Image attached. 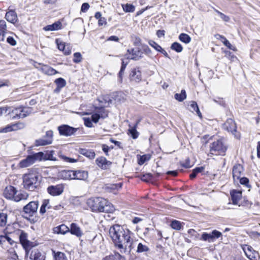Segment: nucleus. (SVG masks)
<instances>
[{
	"label": "nucleus",
	"instance_id": "1",
	"mask_svg": "<svg viewBox=\"0 0 260 260\" xmlns=\"http://www.w3.org/2000/svg\"><path fill=\"white\" fill-rule=\"evenodd\" d=\"M109 234L115 246L121 252H131L133 248V239L131 237L133 233L131 231L123 226L115 224L110 228Z\"/></svg>",
	"mask_w": 260,
	"mask_h": 260
},
{
	"label": "nucleus",
	"instance_id": "2",
	"mask_svg": "<svg viewBox=\"0 0 260 260\" xmlns=\"http://www.w3.org/2000/svg\"><path fill=\"white\" fill-rule=\"evenodd\" d=\"M87 205L93 212L113 213L115 211L113 205L103 198H91L87 200Z\"/></svg>",
	"mask_w": 260,
	"mask_h": 260
},
{
	"label": "nucleus",
	"instance_id": "3",
	"mask_svg": "<svg viewBox=\"0 0 260 260\" xmlns=\"http://www.w3.org/2000/svg\"><path fill=\"white\" fill-rule=\"evenodd\" d=\"M39 175L37 172L29 173L23 176V185L25 189L35 191L40 186Z\"/></svg>",
	"mask_w": 260,
	"mask_h": 260
},
{
	"label": "nucleus",
	"instance_id": "4",
	"mask_svg": "<svg viewBox=\"0 0 260 260\" xmlns=\"http://www.w3.org/2000/svg\"><path fill=\"white\" fill-rule=\"evenodd\" d=\"M127 52L131 55V57H127V59H130L135 61L140 60L143 57V54L149 56L152 53V51L146 44L141 45V47H137L135 48H131L127 50Z\"/></svg>",
	"mask_w": 260,
	"mask_h": 260
},
{
	"label": "nucleus",
	"instance_id": "5",
	"mask_svg": "<svg viewBox=\"0 0 260 260\" xmlns=\"http://www.w3.org/2000/svg\"><path fill=\"white\" fill-rule=\"evenodd\" d=\"M226 149V146L221 140L214 141L210 145V152L213 155H224Z\"/></svg>",
	"mask_w": 260,
	"mask_h": 260
},
{
	"label": "nucleus",
	"instance_id": "6",
	"mask_svg": "<svg viewBox=\"0 0 260 260\" xmlns=\"http://www.w3.org/2000/svg\"><path fill=\"white\" fill-rule=\"evenodd\" d=\"M39 202L31 201L24 206L23 208V212L29 217H32L37 213Z\"/></svg>",
	"mask_w": 260,
	"mask_h": 260
},
{
	"label": "nucleus",
	"instance_id": "7",
	"mask_svg": "<svg viewBox=\"0 0 260 260\" xmlns=\"http://www.w3.org/2000/svg\"><path fill=\"white\" fill-rule=\"evenodd\" d=\"M57 129L60 135L69 137L75 135L79 128H75L68 124H62L58 126Z\"/></svg>",
	"mask_w": 260,
	"mask_h": 260
},
{
	"label": "nucleus",
	"instance_id": "8",
	"mask_svg": "<svg viewBox=\"0 0 260 260\" xmlns=\"http://www.w3.org/2000/svg\"><path fill=\"white\" fill-rule=\"evenodd\" d=\"M224 129L227 131L228 132L231 133L235 137L239 138L240 137L239 134H237V125L235 121L232 118H228L223 125Z\"/></svg>",
	"mask_w": 260,
	"mask_h": 260
},
{
	"label": "nucleus",
	"instance_id": "9",
	"mask_svg": "<svg viewBox=\"0 0 260 260\" xmlns=\"http://www.w3.org/2000/svg\"><path fill=\"white\" fill-rule=\"evenodd\" d=\"M221 236L222 233L220 232L214 230L210 233H203L201 236V239L205 241H208V242H212Z\"/></svg>",
	"mask_w": 260,
	"mask_h": 260
},
{
	"label": "nucleus",
	"instance_id": "10",
	"mask_svg": "<svg viewBox=\"0 0 260 260\" xmlns=\"http://www.w3.org/2000/svg\"><path fill=\"white\" fill-rule=\"evenodd\" d=\"M48 193L52 196H58L62 194L64 190V185L59 184L56 185H50L47 188Z\"/></svg>",
	"mask_w": 260,
	"mask_h": 260
},
{
	"label": "nucleus",
	"instance_id": "11",
	"mask_svg": "<svg viewBox=\"0 0 260 260\" xmlns=\"http://www.w3.org/2000/svg\"><path fill=\"white\" fill-rule=\"evenodd\" d=\"M96 165L102 170H107L110 168L112 162L104 156H100L95 159Z\"/></svg>",
	"mask_w": 260,
	"mask_h": 260
},
{
	"label": "nucleus",
	"instance_id": "12",
	"mask_svg": "<svg viewBox=\"0 0 260 260\" xmlns=\"http://www.w3.org/2000/svg\"><path fill=\"white\" fill-rule=\"evenodd\" d=\"M53 132L52 130L47 131V137L49 139H45L44 138H41L39 139L35 140V145L36 146H45L51 144L53 141Z\"/></svg>",
	"mask_w": 260,
	"mask_h": 260
},
{
	"label": "nucleus",
	"instance_id": "13",
	"mask_svg": "<svg viewBox=\"0 0 260 260\" xmlns=\"http://www.w3.org/2000/svg\"><path fill=\"white\" fill-rule=\"evenodd\" d=\"M17 234L19 235V242L23 248L27 247H30L32 244L30 241L27 239V234L24 231L18 230Z\"/></svg>",
	"mask_w": 260,
	"mask_h": 260
},
{
	"label": "nucleus",
	"instance_id": "14",
	"mask_svg": "<svg viewBox=\"0 0 260 260\" xmlns=\"http://www.w3.org/2000/svg\"><path fill=\"white\" fill-rule=\"evenodd\" d=\"M17 193V190L15 187L13 186H7L4 191V196L7 199L14 200L15 194Z\"/></svg>",
	"mask_w": 260,
	"mask_h": 260
},
{
	"label": "nucleus",
	"instance_id": "15",
	"mask_svg": "<svg viewBox=\"0 0 260 260\" xmlns=\"http://www.w3.org/2000/svg\"><path fill=\"white\" fill-rule=\"evenodd\" d=\"M129 79L131 81L136 83H139L141 81V72L139 68H134L132 70L129 74Z\"/></svg>",
	"mask_w": 260,
	"mask_h": 260
},
{
	"label": "nucleus",
	"instance_id": "16",
	"mask_svg": "<svg viewBox=\"0 0 260 260\" xmlns=\"http://www.w3.org/2000/svg\"><path fill=\"white\" fill-rule=\"evenodd\" d=\"M5 18L8 22L14 24L18 21L17 13L14 10H9L6 14Z\"/></svg>",
	"mask_w": 260,
	"mask_h": 260
},
{
	"label": "nucleus",
	"instance_id": "17",
	"mask_svg": "<svg viewBox=\"0 0 260 260\" xmlns=\"http://www.w3.org/2000/svg\"><path fill=\"white\" fill-rule=\"evenodd\" d=\"M22 110L20 107L13 108L8 113L10 118L11 120L22 119L21 113L23 112Z\"/></svg>",
	"mask_w": 260,
	"mask_h": 260
},
{
	"label": "nucleus",
	"instance_id": "18",
	"mask_svg": "<svg viewBox=\"0 0 260 260\" xmlns=\"http://www.w3.org/2000/svg\"><path fill=\"white\" fill-rule=\"evenodd\" d=\"M38 65L41 67L40 68L36 66V67L38 69L40 68V69L45 74L48 75H54L58 73L57 71L48 65L42 64L41 63H38Z\"/></svg>",
	"mask_w": 260,
	"mask_h": 260
},
{
	"label": "nucleus",
	"instance_id": "19",
	"mask_svg": "<svg viewBox=\"0 0 260 260\" xmlns=\"http://www.w3.org/2000/svg\"><path fill=\"white\" fill-rule=\"evenodd\" d=\"M55 42L57 46L58 49L60 51H63L64 54L69 55L71 54V49L69 46L66 45L64 42H63L58 39H56L55 40Z\"/></svg>",
	"mask_w": 260,
	"mask_h": 260
},
{
	"label": "nucleus",
	"instance_id": "20",
	"mask_svg": "<svg viewBox=\"0 0 260 260\" xmlns=\"http://www.w3.org/2000/svg\"><path fill=\"white\" fill-rule=\"evenodd\" d=\"M243 167L240 164H236L233 168V177L234 180H239L241 175L242 172L243 171Z\"/></svg>",
	"mask_w": 260,
	"mask_h": 260
},
{
	"label": "nucleus",
	"instance_id": "21",
	"mask_svg": "<svg viewBox=\"0 0 260 260\" xmlns=\"http://www.w3.org/2000/svg\"><path fill=\"white\" fill-rule=\"evenodd\" d=\"M88 177V172L83 170L74 171V179L85 180Z\"/></svg>",
	"mask_w": 260,
	"mask_h": 260
},
{
	"label": "nucleus",
	"instance_id": "22",
	"mask_svg": "<svg viewBox=\"0 0 260 260\" xmlns=\"http://www.w3.org/2000/svg\"><path fill=\"white\" fill-rule=\"evenodd\" d=\"M71 234L76 236L77 237H81L83 233L80 228L76 223H72L69 228V232Z\"/></svg>",
	"mask_w": 260,
	"mask_h": 260
},
{
	"label": "nucleus",
	"instance_id": "23",
	"mask_svg": "<svg viewBox=\"0 0 260 260\" xmlns=\"http://www.w3.org/2000/svg\"><path fill=\"white\" fill-rule=\"evenodd\" d=\"M231 200L234 205H238L239 201L242 197V192L240 190L233 189L230 192Z\"/></svg>",
	"mask_w": 260,
	"mask_h": 260
},
{
	"label": "nucleus",
	"instance_id": "24",
	"mask_svg": "<svg viewBox=\"0 0 260 260\" xmlns=\"http://www.w3.org/2000/svg\"><path fill=\"white\" fill-rule=\"evenodd\" d=\"M123 185L122 182H119L118 183L114 184H107L105 185V190L107 191L113 192L115 193V191L120 189Z\"/></svg>",
	"mask_w": 260,
	"mask_h": 260
},
{
	"label": "nucleus",
	"instance_id": "25",
	"mask_svg": "<svg viewBox=\"0 0 260 260\" xmlns=\"http://www.w3.org/2000/svg\"><path fill=\"white\" fill-rule=\"evenodd\" d=\"M54 233L64 235L69 232V228L64 224L57 226L53 228Z\"/></svg>",
	"mask_w": 260,
	"mask_h": 260
},
{
	"label": "nucleus",
	"instance_id": "26",
	"mask_svg": "<svg viewBox=\"0 0 260 260\" xmlns=\"http://www.w3.org/2000/svg\"><path fill=\"white\" fill-rule=\"evenodd\" d=\"M60 177L64 180L74 179V170H62L60 172Z\"/></svg>",
	"mask_w": 260,
	"mask_h": 260
},
{
	"label": "nucleus",
	"instance_id": "27",
	"mask_svg": "<svg viewBox=\"0 0 260 260\" xmlns=\"http://www.w3.org/2000/svg\"><path fill=\"white\" fill-rule=\"evenodd\" d=\"M62 24L59 21L55 22L50 25H48L44 27V29L46 31H54L61 28Z\"/></svg>",
	"mask_w": 260,
	"mask_h": 260
},
{
	"label": "nucleus",
	"instance_id": "28",
	"mask_svg": "<svg viewBox=\"0 0 260 260\" xmlns=\"http://www.w3.org/2000/svg\"><path fill=\"white\" fill-rule=\"evenodd\" d=\"M29 258L33 260H45V256L38 249H35L31 251Z\"/></svg>",
	"mask_w": 260,
	"mask_h": 260
},
{
	"label": "nucleus",
	"instance_id": "29",
	"mask_svg": "<svg viewBox=\"0 0 260 260\" xmlns=\"http://www.w3.org/2000/svg\"><path fill=\"white\" fill-rule=\"evenodd\" d=\"M81 154L85 156L89 159H93L95 157V153L93 150L81 148L79 150Z\"/></svg>",
	"mask_w": 260,
	"mask_h": 260
},
{
	"label": "nucleus",
	"instance_id": "30",
	"mask_svg": "<svg viewBox=\"0 0 260 260\" xmlns=\"http://www.w3.org/2000/svg\"><path fill=\"white\" fill-rule=\"evenodd\" d=\"M189 106L190 108L189 109V111L191 112H193L194 111H196L198 116L200 118H202V115L201 112H200V110L199 109V108L198 107V105L197 103V102L194 101H190L189 102Z\"/></svg>",
	"mask_w": 260,
	"mask_h": 260
},
{
	"label": "nucleus",
	"instance_id": "31",
	"mask_svg": "<svg viewBox=\"0 0 260 260\" xmlns=\"http://www.w3.org/2000/svg\"><path fill=\"white\" fill-rule=\"evenodd\" d=\"M95 111L100 116V118L105 119L108 116V111L104 107H96L95 108Z\"/></svg>",
	"mask_w": 260,
	"mask_h": 260
},
{
	"label": "nucleus",
	"instance_id": "32",
	"mask_svg": "<svg viewBox=\"0 0 260 260\" xmlns=\"http://www.w3.org/2000/svg\"><path fill=\"white\" fill-rule=\"evenodd\" d=\"M31 159V157L28 155L25 159L20 161L19 164V167L21 168H26L32 165L34 163Z\"/></svg>",
	"mask_w": 260,
	"mask_h": 260
},
{
	"label": "nucleus",
	"instance_id": "33",
	"mask_svg": "<svg viewBox=\"0 0 260 260\" xmlns=\"http://www.w3.org/2000/svg\"><path fill=\"white\" fill-rule=\"evenodd\" d=\"M29 155L32 158L31 159L33 163H35L37 160H44V153L43 152L35 153Z\"/></svg>",
	"mask_w": 260,
	"mask_h": 260
},
{
	"label": "nucleus",
	"instance_id": "34",
	"mask_svg": "<svg viewBox=\"0 0 260 260\" xmlns=\"http://www.w3.org/2000/svg\"><path fill=\"white\" fill-rule=\"evenodd\" d=\"M49 200L48 199H45L43 200L42 205L40 209V213L41 215H43L46 212V208H47L48 209L51 208V206L49 205Z\"/></svg>",
	"mask_w": 260,
	"mask_h": 260
},
{
	"label": "nucleus",
	"instance_id": "35",
	"mask_svg": "<svg viewBox=\"0 0 260 260\" xmlns=\"http://www.w3.org/2000/svg\"><path fill=\"white\" fill-rule=\"evenodd\" d=\"M138 124V122L136 123V124L131 128L128 129V134L131 136V137L133 139H137L139 135V133L138 132V131L136 129L137 126Z\"/></svg>",
	"mask_w": 260,
	"mask_h": 260
},
{
	"label": "nucleus",
	"instance_id": "36",
	"mask_svg": "<svg viewBox=\"0 0 260 260\" xmlns=\"http://www.w3.org/2000/svg\"><path fill=\"white\" fill-rule=\"evenodd\" d=\"M54 260H68L65 254L63 252L53 250Z\"/></svg>",
	"mask_w": 260,
	"mask_h": 260
},
{
	"label": "nucleus",
	"instance_id": "37",
	"mask_svg": "<svg viewBox=\"0 0 260 260\" xmlns=\"http://www.w3.org/2000/svg\"><path fill=\"white\" fill-rule=\"evenodd\" d=\"M8 228L7 227L4 231V233H5V235H1L0 236V238L1 239H3V238H5L9 243L10 245H13L14 244H17L16 242H15L14 240H13L11 238H10L9 236H8V234H11V233H9L8 231Z\"/></svg>",
	"mask_w": 260,
	"mask_h": 260
},
{
	"label": "nucleus",
	"instance_id": "38",
	"mask_svg": "<svg viewBox=\"0 0 260 260\" xmlns=\"http://www.w3.org/2000/svg\"><path fill=\"white\" fill-rule=\"evenodd\" d=\"M151 158V155L144 154L140 155L138 157V163L139 165H143L146 161H148Z\"/></svg>",
	"mask_w": 260,
	"mask_h": 260
},
{
	"label": "nucleus",
	"instance_id": "39",
	"mask_svg": "<svg viewBox=\"0 0 260 260\" xmlns=\"http://www.w3.org/2000/svg\"><path fill=\"white\" fill-rule=\"evenodd\" d=\"M179 39L180 41L185 44H188L191 41L190 37L188 35L185 33L180 34L179 36Z\"/></svg>",
	"mask_w": 260,
	"mask_h": 260
},
{
	"label": "nucleus",
	"instance_id": "40",
	"mask_svg": "<svg viewBox=\"0 0 260 260\" xmlns=\"http://www.w3.org/2000/svg\"><path fill=\"white\" fill-rule=\"evenodd\" d=\"M175 99L179 102H182L186 98V93L184 89H182L180 93H176Z\"/></svg>",
	"mask_w": 260,
	"mask_h": 260
},
{
	"label": "nucleus",
	"instance_id": "41",
	"mask_svg": "<svg viewBox=\"0 0 260 260\" xmlns=\"http://www.w3.org/2000/svg\"><path fill=\"white\" fill-rule=\"evenodd\" d=\"M28 197V194L26 192H20L15 194L14 201L19 202L21 200H26Z\"/></svg>",
	"mask_w": 260,
	"mask_h": 260
},
{
	"label": "nucleus",
	"instance_id": "42",
	"mask_svg": "<svg viewBox=\"0 0 260 260\" xmlns=\"http://www.w3.org/2000/svg\"><path fill=\"white\" fill-rule=\"evenodd\" d=\"M123 11L126 12H134L135 10V7L131 4H126L122 5Z\"/></svg>",
	"mask_w": 260,
	"mask_h": 260
},
{
	"label": "nucleus",
	"instance_id": "43",
	"mask_svg": "<svg viewBox=\"0 0 260 260\" xmlns=\"http://www.w3.org/2000/svg\"><path fill=\"white\" fill-rule=\"evenodd\" d=\"M54 153V151L53 150L46 151V153H44V160H56V158L53 156Z\"/></svg>",
	"mask_w": 260,
	"mask_h": 260
},
{
	"label": "nucleus",
	"instance_id": "44",
	"mask_svg": "<svg viewBox=\"0 0 260 260\" xmlns=\"http://www.w3.org/2000/svg\"><path fill=\"white\" fill-rule=\"evenodd\" d=\"M121 257V255L118 252H115L114 254L106 256L102 260H119Z\"/></svg>",
	"mask_w": 260,
	"mask_h": 260
},
{
	"label": "nucleus",
	"instance_id": "45",
	"mask_svg": "<svg viewBox=\"0 0 260 260\" xmlns=\"http://www.w3.org/2000/svg\"><path fill=\"white\" fill-rule=\"evenodd\" d=\"M171 49L174 50L176 52L179 53L182 52L183 50L182 46L179 43L176 42L172 44Z\"/></svg>",
	"mask_w": 260,
	"mask_h": 260
},
{
	"label": "nucleus",
	"instance_id": "46",
	"mask_svg": "<svg viewBox=\"0 0 260 260\" xmlns=\"http://www.w3.org/2000/svg\"><path fill=\"white\" fill-rule=\"evenodd\" d=\"M149 248L145 245L143 244L142 243H139L137 246V252L142 253L149 251Z\"/></svg>",
	"mask_w": 260,
	"mask_h": 260
},
{
	"label": "nucleus",
	"instance_id": "47",
	"mask_svg": "<svg viewBox=\"0 0 260 260\" xmlns=\"http://www.w3.org/2000/svg\"><path fill=\"white\" fill-rule=\"evenodd\" d=\"M219 38L221 39L223 44L226 46L228 48L234 50L235 48L230 43L225 37L222 35H218Z\"/></svg>",
	"mask_w": 260,
	"mask_h": 260
},
{
	"label": "nucleus",
	"instance_id": "48",
	"mask_svg": "<svg viewBox=\"0 0 260 260\" xmlns=\"http://www.w3.org/2000/svg\"><path fill=\"white\" fill-rule=\"evenodd\" d=\"M54 83L56 86L61 88L65 87L67 84L66 81L62 78H58L55 80Z\"/></svg>",
	"mask_w": 260,
	"mask_h": 260
},
{
	"label": "nucleus",
	"instance_id": "49",
	"mask_svg": "<svg viewBox=\"0 0 260 260\" xmlns=\"http://www.w3.org/2000/svg\"><path fill=\"white\" fill-rule=\"evenodd\" d=\"M171 227L176 230H180L182 228L180 221L177 220H173L170 224Z\"/></svg>",
	"mask_w": 260,
	"mask_h": 260
},
{
	"label": "nucleus",
	"instance_id": "50",
	"mask_svg": "<svg viewBox=\"0 0 260 260\" xmlns=\"http://www.w3.org/2000/svg\"><path fill=\"white\" fill-rule=\"evenodd\" d=\"M8 215L6 213L0 212V226L6 225L7 221Z\"/></svg>",
	"mask_w": 260,
	"mask_h": 260
},
{
	"label": "nucleus",
	"instance_id": "51",
	"mask_svg": "<svg viewBox=\"0 0 260 260\" xmlns=\"http://www.w3.org/2000/svg\"><path fill=\"white\" fill-rule=\"evenodd\" d=\"M128 64V62H125L124 59H122L121 66L120 68V71L118 73V77L122 80V76L124 74V70L126 68V66Z\"/></svg>",
	"mask_w": 260,
	"mask_h": 260
},
{
	"label": "nucleus",
	"instance_id": "52",
	"mask_svg": "<svg viewBox=\"0 0 260 260\" xmlns=\"http://www.w3.org/2000/svg\"><path fill=\"white\" fill-rule=\"evenodd\" d=\"M246 255L250 260H257V256L258 255V253L253 249L250 253H247Z\"/></svg>",
	"mask_w": 260,
	"mask_h": 260
},
{
	"label": "nucleus",
	"instance_id": "53",
	"mask_svg": "<svg viewBox=\"0 0 260 260\" xmlns=\"http://www.w3.org/2000/svg\"><path fill=\"white\" fill-rule=\"evenodd\" d=\"M12 131H15L13 127V124H8L5 127L0 128L1 133H7Z\"/></svg>",
	"mask_w": 260,
	"mask_h": 260
},
{
	"label": "nucleus",
	"instance_id": "54",
	"mask_svg": "<svg viewBox=\"0 0 260 260\" xmlns=\"http://www.w3.org/2000/svg\"><path fill=\"white\" fill-rule=\"evenodd\" d=\"M153 179V176L151 173H146L145 174H143L141 177V180L145 182H149L151 180H152Z\"/></svg>",
	"mask_w": 260,
	"mask_h": 260
},
{
	"label": "nucleus",
	"instance_id": "55",
	"mask_svg": "<svg viewBox=\"0 0 260 260\" xmlns=\"http://www.w3.org/2000/svg\"><path fill=\"white\" fill-rule=\"evenodd\" d=\"M82 57L80 52H75L74 54L73 62L75 63H79L82 61Z\"/></svg>",
	"mask_w": 260,
	"mask_h": 260
},
{
	"label": "nucleus",
	"instance_id": "56",
	"mask_svg": "<svg viewBox=\"0 0 260 260\" xmlns=\"http://www.w3.org/2000/svg\"><path fill=\"white\" fill-rule=\"evenodd\" d=\"M148 44L157 51H159L162 48L159 44L153 40H149L148 41Z\"/></svg>",
	"mask_w": 260,
	"mask_h": 260
},
{
	"label": "nucleus",
	"instance_id": "57",
	"mask_svg": "<svg viewBox=\"0 0 260 260\" xmlns=\"http://www.w3.org/2000/svg\"><path fill=\"white\" fill-rule=\"evenodd\" d=\"M25 123L20 121H19L17 123L13 124L14 131H17L18 129H22L25 127Z\"/></svg>",
	"mask_w": 260,
	"mask_h": 260
},
{
	"label": "nucleus",
	"instance_id": "58",
	"mask_svg": "<svg viewBox=\"0 0 260 260\" xmlns=\"http://www.w3.org/2000/svg\"><path fill=\"white\" fill-rule=\"evenodd\" d=\"M215 11L219 15L221 19H222L224 21L228 22L230 20V18L229 16L225 15L217 10L215 9Z\"/></svg>",
	"mask_w": 260,
	"mask_h": 260
},
{
	"label": "nucleus",
	"instance_id": "59",
	"mask_svg": "<svg viewBox=\"0 0 260 260\" xmlns=\"http://www.w3.org/2000/svg\"><path fill=\"white\" fill-rule=\"evenodd\" d=\"M239 179L240 183L242 185H244L247 187L250 186V185H249V180L247 177H243L242 178L240 177V179Z\"/></svg>",
	"mask_w": 260,
	"mask_h": 260
},
{
	"label": "nucleus",
	"instance_id": "60",
	"mask_svg": "<svg viewBox=\"0 0 260 260\" xmlns=\"http://www.w3.org/2000/svg\"><path fill=\"white\" fill-rule=\"evenodd\" d=\"M181 166L185 168H190L192 167L190 164V159L188 157L185 159V162H181Z\"/></svg>",
	"mask_w": 260,
	"mask_h": 260
},
{
	"label": "nucleus",
	"instance_id": "61",
	"mask_svg": "<svg viewBox=\"0 0 260 260\" xmlns=\"http://www.w3.org/2000/svg\"><path fill=\"white\" fill-rule=\"evenodd\" d=\"M100 119H101L100 116L96 111L91 115V119L92 120V122L95 123H96Z\"/></svg>",
	"mask_w": 260,
	"mask_h": 260
},
{
	"label": "nucleus",
	"instance_id": "62",
	"mask_svg": "<svg viewBox=\"0 0 260 260\" xmlns=\"http://www.w3.org/2000/svg\"><path fill=\"white\" fill-rule=\"evenodd\" d=\"M242 249L245 255L248 253H250V252L253 250V248L251 246L248 245H244L242 247Z\"/></svg>",
	"mask_w": 260,
	"mask_h": 260
},
{
	"label": "nucleus",
	"instance_id": "63",
	"mask_svg": "<svg viewBox=\"0 0 260 260\" xmlns=\"http://www.w3.org/2000/svg\"><path fill=\"white\" fill-rule=\"evenodd\" d=\"M59 157H60L61 159H62L65 161L73 163V162H75L77 161L76 159H75L74 158H70V157H69L66 156L62 155H59Z\"/></svg>",
	"mask_w": 260,
	"mask_h": 260
},
{
	"label": "nucleus",
	"instance_id": "64",
	"mask_svg": "<svg viewBox=\"0 0 260 260\" xmlns=\"http://www.w3.org/2000/svg\"><path fill=\"white\" fill-rule=\"evenodd\" d=\"M84 124L87 127H91L92 126V121L89 118H84Z\"/></svg>",
	"mask_w": 260,
	"mask_h": 260
}]
</instances>
